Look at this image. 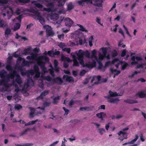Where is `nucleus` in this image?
Instances as JSON below:
<instances>
[{"instance_id":"obj_45","label":"nucleus","mask_w":146,"mask_h":146,"mask_svg":"<svg viewBox=\"0 0 146 146\" xmlns=\"http://www.w3.org/2000/svg\"><path fill=\"white\" fill-rule=\"evenodd\" d=\"M97 79L98 81L95 82L94 83L95 84H98L100 83V82L101 81V77L100 76H97Z\"/></svg>"},{"instance_id":"obj_27","label":"nucleus","mask_w":146,"mask_h":146,"mask_svg":"<svg viewBox=\"0 0 146 146\" xmlns=\"http://www.w3.org/2000/svg\"><path fill=\"white\" fill-rule=\"evenodd\" d=\"M11 32V30L10 28H7L5 30V34L6 37H8V35L10 34Z\"/></svg>"},{"instance_id":"obj_58","label":"nucleus","mask_w":146,"mask_h":146,"mask_svg":"<svg viewBox=\"0 0 146 146\" xmlns=\"http://www.w3.org/2000/svg\"><path fill=\"white\" fill-rule=\"evenodd\" d=\"M33 82V79L31 78H30L28 79L27 80V85L28 87L29 86V84L31 82Z\"/></svg>"},{"instance_id":"obj_23","label":"nucleus","mask_w":146,"mask_h":146,"mask_svg":"<svg viewBox=\"0 0 146 146\" xmlns=\"http://www.w3.org/2000/svg\"><path fill=\"white\" fill-rule=\"evenodd\" d=\"M29 108L31 111L29 113V117L30 118H32L34 116L35 109L31 107H29Z\"/></svg>"},{"instance_id":"obj_56","label":"nucleus","mask_w":146,"mask_h":146,"mask_svg":"<svg viewBox=\"0 0 146 146\" xmlns=\"http://www.w3.org/2000/svg\"><path fill=\"white\" fill-rule=\"evenodd\" d=\"M52 19L54 20H57L58 17L57 15H53L51 17Z\"/></svg>"},{"instance_id":"obj_18","label":"nucleus","mask_w":146,"mask_h":146,"mask_svg":"<svg viewBox=\"0 0 146 146\" xmlns=\"http://www.w3.org/2000/svg\"><path fill=\"white\" fill-rule=\"evenodd\" d=\"M37 17L38 19L39 20L40 23L42 25L45 23V21L43 18L40 15V13L39 15L36 16Z\"/></svg>"},{"instance_id":"obj_42","label":"nucleus","mask_w":146,"mask_h":146,"mask_svg":"<svg viewBox=\"0 0 146 146\" xmlns=\"http://www.w3.org/2000/svg\"><path fill=\"white\" fill-rule=\"evenodd\" d=\"M62 51L66 52L68 54L70 53L71 51V49L70 48H65L62 49Z\"/></svg>"},{"instance_id":"obj_3","label":"nucleus","mask_w":146,"mask_h":146,"mask_svg":"<svg viewBox=\"0 0 146 146\" xmlns=\"http://www.w3.org/2000/svg\"><path fill=\"white\" fill-rule=\"evenodd\" d=\"M38 60L39 62H38L37 64L38 65L40 66V68L42 71L44 73L47 72L46 68L45 67L46 63L42 60H43V57L42 56L39 57L38 58Z\"/></svg>"},{"instance_id":"obj_22","label":"nucleus","mask_w":146,"mask_h":146,"mask_svg":"<svg viewBox=\"0 0 146 146\" xmlns=\"http://www.w3.org/2000/svg\"><path fill=\"white\" fill-rule=\"evenodd\" d=\"M61 59L62 61H64V62L67 61L69 62L71 61L70 59L69 58L66 57L63 55L61 56Z\"/></svg>"},{"instance_id":"obj_44","label":"nucleus","mask_w":146,"mask_h":146,"mask_svg":"<svg viewBox=\"0 0 146 146\" xmlns=\"http://www.w3.org/2000/svg\"><path fill=\"white\" fill-rule=\"evenodd\" d=\"M140 72V71H135L131 75H129L128 76V77L129 78H132L133 77L134 75L135 74H137L138 73H139Z\"/></svg>"},{"instance_id":"obj_19","label":"nucleus","mask_w":146,"mask_h":146,"mask_svg":"<svg viewBox=\"0 0 146 146\" xmlns=\"http://www.w3.org/2000/svg\"><path fill=\"white\" fill-rule=\"evenodd\" d=\"M60 99V97L58 96L54 98L53 99V103L54 104H57L59 100Z\"/></svg>"},{"instance_id":"obj_5","label":"nucleus","mask_w":146,"mask_h":146,"mask_svg":"<svg viewBox=\"0 0 146 146\" xmlns=\"http://www.w3.org/2000/svg\"><path fill=\"white\" fill-rule=\"evenodd\" d=\"M117 134L119 136L118 139L120 140L121 141H122L124 139H126L127 138L128 134L126 132H123L121 131H119Z\"/></svg>"},{"instance_id":"obj_59","label":"nucleus","mask_w":146,"mask_h":146,"mask_svg":"<svg viewBox=\"0 0 146 146\" xmlns=\"http://www.w3.org/2000/svg\"><path fill=\"white\" fill-rule=\"evenodd\" d=\"M144 65H145V64H137V65L136 68V69H137L139 68H143V66Z\"/></svg>"},{"instance_id":"obj_16","label":"nucleus","mask_w":146,"mask_h":146,"mask_svg":"<svg viewBox=\"0 0 146 146\" xmlns=\"http://www.w3.org/2000/svg\"><path fill=\"white\" fill-rule=\"evenodd\" d=\"M71 55L72 57L73 58V66H79V63L76 60V56L74 54H71Z\"/></svg>"},{"instance_id":"obj_36","label":"nucleus","mask_w":146,"mask_h":146,"mask_svg":"<svg viewBox=\"0 0 146 146\" xmlns=\"http://www.w3.org/2000/svg\"><path fill=\"white\" fill-rule=\"evenodd\" d=\"M19 69L20 70L21 72V74L23 76H24L25 75L28 76V72L27 71L26 72H24L23 71L21 67H19Z\"/></svg>"},{"instance_id":"obj_37","label":"nucleus","mask_w":146,"mask_h":146,"mask_svg":"<svg viewBox=\"0 0 146 146\" xmlns=\"http://www.w3.org/2000/svg\"><path fill=\"white\" fill-rule=\"evenodd\" d=\"M30 62L26 61L24 59H23V61L22 62V65L23 66H29Z\"/></svg>"},{"instance_id":"obj_55","label":"nucleus","mask_w":146,"mask_h":146,"mask_svg":"<svg viewBox=\"0 0 146 146\" xmlns=\"http://www.w3.org/2000/svg\"><path fill=\"white\" fill-rule=\"evenodd\" d=\"M20 3H29L30 1V0H18Z\"/></svg>"},{"instance_id":"obj_13","label":"nucleus","mask_w":146,"mask_h":146,"mask_svg":"<svg viewBox=\"0 0 146 146\" xmlns=\"http://www.w3.org/2000/svg\"><path fill=\"white\" fill-rule=\"evenodd\" d=\"M63 79H66V82H73V78L71 76H68L67 75H64L63 77Z\"/></svg>"},{"instance_id":"obj_61","label":"nucleus","mask_w":146,"mask_h":146,"mask_svg":"<svg viewBox=\"0 0 146 146\" xmlns=\"http://www.w3.org/2000/svg\"><path fill=\"white\" fill-rule=\"evenodd\" d=\"M111 64H112L111 62L110 61L107 62L105 63L104 67L105 68H106L109 65H111Z\"/></svg>"},{"instance_id":"obj_2","label":"nucleus","mask_w":146,"mask_h":146,"mask_svg":"<svg viewBox=\"0 0 146 146\" xmlns=\"http://www.w3.org/2000/svg\"><path fill=\"white\" fill-rule=\"evenodd\" d=\"M12 73H11L9 74H7V72L5 70H3L0 71V76L1 78H9V81L10 78L11 79H14L15 76L16 77V76L18 74L17 72L15 70H13Z\"/></svg>"},{"instance_id":"obj_47","label":"nucleus","mask_w":146,"mask_h":146,"mask_svg":"<svg viewBox=\"0 0 146 146\" xmlns=\"http://www.w3.org/2000/svg\"><path fill=\"white\" fill-rule=\"evenodd\" d=\"M93 37L92 36H90V37L89 38V39H91V40H90L89 41V45L90 46H92V40L93 39Z\"/></svg>"},{"instance_id":"obj_17","label":"nucleus","mask_w":146,"mask_h":146,"mask_svg":"<svg viewBox=\"0 0 146 146\" xmlns=\"http://www.w3.org/2000/svg\"><path fill=\"white\" fill-rule=\"evenodd\" d=\"M15 81L18 84L20 85L22 83V81L20 76L19 74L16 76Z\"/></svg>"},{"instance_id":"obj_28","label":"nucleus","mask_w":146,"mask_h":146,"mask_svg":"<svg viewBox=\"0 0 146 146\" xmlns=\"http://www.w3.org/2000/svg\"><path fill=\"white\" fill-rule=\"evenodd\" d=\"M77 25L80 27V28L79 29V30L86 33L88 32V30L85 29L82 25L79 24H77Z\"/></svg>"},{"instance_id":"obj_7","label":"nucleus","mask_w":146,"mask_h":146,"mask_svg":"<svg viewBox=\"0 0 146 146\" xmlns=\"http://www.w3.org/2000/svg\"><path fill=\"white\" fill-rule=\"evenodd\" d=\"M25 11L33 13L36 16L39 15L40 13L37 10L32 7H30L29 9H25Z\"/></svg>"},{"instance_id":"obj_31","label":"nucleus","mask_w":146,"mask_h":146,"mask_svg":"<svg viewBox=\"0 0 146 146\" xmlns=\"http://www.w3.org/2000/svg\"><path fill=\"white\" fill-rule=\"evenodd\" d=\"M31 130L30 128H27L24 131L20 133V136H23L26 134L27 132Z\"/></svg>"},{"instance_id":"obj_12","label":"nucleus","mask_w":146,"mask_h":146,"mask_svg":"<svg viewBox=\"0 0 146 146\" xmlns=\"http://www.w3.org/2000/svg\"><path fill=\"white\" fill-rule=\"evenodd\" d=\"M137 96L140 98H143L146 97V94L142 91H140L136 93L134 96L137 97Z\"/></svg>"},{"instance_id":"obj_50","label":"nucleus","mask_w":146,"mask_h":146,"mask_svg":"<svg viewBox=\"0 0 146 146\" xmlns=\"http://www.w3.org/2000/svg\"><path fill=\"white\" fill-rule=\"evenodd\" d=\"M31 55L32 57V59L33 60L36 59L38 56L37 53L31 54Z\"/></svg>"},{"instance_id":"obj_14","label":"nucleus","mask_w":146,"mask_h":146,"mask_svg":"<svg viewBox=\"0 0 146 146\" xmlns=\"http://www.w3.org/2000/svg\"><path fill=\"white\" fill-rule=\"evenodd\" d=\"M109 92L110 95V96L111 97H116L118 96H121L123 94V93L118 94L116 92H114L111 90H109Z\"/></svg>"},{"instance_id":"obj_32","label":"nucleus","mask_w":146,"mask_h":146,"mask_svg":"<svg viewBox=\"0 0 146 146\" xmlns=\"http://www.w3.org/2000/svg\"><path fill=\"white\" fill-rule=\"evenodd\" d=\"M74 8V5L71 3L67 5V9L68 11H70Z\"/></svg>"},{"instance_id":"obj_8","label":"nucleus","mask_w":146,"mask_h":146,"mask_svg":"<svg viewBox=\"0 0 146 146\" xmlns=\"http://www.w3.org/2000/svg\"><path fill=\"white\" fill-rule=\"evenodd\" d=\"M105 98L107 99L108 102L110 103H117V101L119 100L118 98H116L113 99L110 98V96H106Z\"/></svg>"},{"instance_id":"obj_35","label":"nucleus","mask_w":146,"mask_h":146,"mask_svg":"<svg viewBox=\"0 0 146 146\" xmlns=\"http://www.w3.org/2000/svg\"><path fill=\"white\" fill-rule=\"evenodd\" d=\"M101 49L102 51V54H103L104 57H106L107 53V50L106 48L102 47L101 48Z\"/></svg>"},{"instance_id":"obj_38","label":"nucleus","mask_w":146,"mask_h":146,"mask_svg":"<svg viewBox=\"0 0 146 146\" xmlns=\"http://www.w3.org/2000/svg\"><path fill=\"white\" fill-rule=\"evenodd\" d=\"M31 49L30 48H27L24 51V54L25 55H28L30 54Z\"/></svg>"},{"instance_id":"obj_49","label":"nucleus","mask_w":146,"mask_h":146,"mask_svg":"<svg viewBox=\"0 0 146 146\" xmlns=\"http://www.w3.org/2000/svg\"><path fill=\"white\" fill-rule=\"evenodd\" d=\"M96 52L95 49L93 50L92 52L91 57L92 58H95Z\"/></svg>"},{"instance_id":"obj_20","label":"nucleus","mask_w":146,"mask_h":146,"mask_svg":"<svg viewBox=\"0 0 146 146\" xmlns=\"http://www.w3.org/2000/svg\"><path fill=\"white\" fill-rule=\"evenodd\" d=\"M84 2L90 3H92V0H80V1H78V3L80 5H82V3Z\"/></svg>"},{"instance_id":"obj_53","label":"nucleus","mask_w":146,"mask_h":146,"mask_svg":"<svg viewBox=\"0 0 146 146\" xmlns=\"http://www.w3.org/2000/svg\"><path fill=\"white\" fill-rule=\"evenodd\" d=\"M50 104V103L49 102H44L43 104V106L44 107H47L49 106Z\"/></svg>"},{"instance_id":"obj_57","label":"nucleus","mask_w":146,"mask_h":146,"mask_svg":"<svg viewBox=\"0 0 146 146\" xmlns=\"http://www.w3.org/2000/svg\"><path fill=\"white\" fill-rule=\"evenodd\" d=\"M5 26L4 24V21L3 20L0 19V27H3Z\"/></svg>"},{"instance_id":"obj_21","label":"nucleus","mask_w":146,"mask_h":146,"mask_svg":"<svg viewBox=\"0 0 146 146\" xmlns=\"http://www.w3.org/2000/svg\"><path fill=\"white\" fill-rule=\"evenodd\" d=\"M124 102L130 104H135L138 103V102L136 100H133L129 99L125 100Z\"/></svg>"},{"instance_id":"obj_15","label":"nucleus","mask_w":146,"mask_h":146,"mask_svg":"<svg viewBox=\"0 0 146 146\" xmlns=\"http://www.w3.org/2000/svg\"><path fill=\"white\" fill-rule=\"evenodd\" d=\"M120 64L121 65V69L122 70H125L129 66L128 64L125 61H120Z\"/></svg>"},{"instance_id":"obj_62","label":"nucleus","mask_w":146,"mask_h":146,"mask_svg":"<svg viewBox=\"0 0 146 146\" xmlns=\"http://www.w3.org/2000/svg\"><path fill=\"white\" fill-rule=\"evenodd\" d=\"M105 132V130L104 128L99 129V132L101 135H102Z\"/></svg>"},{"instance_id":"obj_43","label":"nucleus","mask_w":146,"mask_h":146,"mask_svg":"<svg viewBox=\"0 0 146 146\" xmlns=\"http://www.w3.org/2000/svg\"><path fill=\"white\" fill-rule=\"evenodd\" d=\"M20 24L18 23L16 24L15 26L14 27V30L15 31L19 29L20 27Z\"/></svg>"},{"instance_id":"obj_48","label":"nucleus","mask_w":146,"mask_h":146,"mask_svg":"<svg viewBox=\"0 0 146 146\" xmlns=\"http://www.w3.org/2000/svg\"><path fill=\"white\" fill-rule=\"evenodd\" d=\"M117 55V53L116 50H113L111 53V56L113 57H115Z\"/></svg>"},{"instance_id":"obj_46","label":"nucleus","mask_w":146,"mask_h":146,"mask_svg":"<svg viewBox=\"0 0 146 146\" xmlns=\"http://www.w3.org/2000/svg\"><path fill=\"white\" fill-rule=\"evenodd\" d=\"M28 72V76H29L30 75H33L35 73V72L33 70H27Z\"/></svg>"},{"instance_id":"obj_33","label":"nucleus","mask_w":146,"mask_h":146,"mask_svg":"<svg viewBox=\"0 0 146 146\" xmlns=\"http://www.w3.org/2000/svg\"><path fill=\"white\" fill-rule=\"evenodd\" d=\"M6 68L7 70L9 71H12L14 70L10 64H8L6 66Z\"/></svg>"},{"instance_id":"obj_9","label":"nucleus","mask_w":146,"mask_h":146,"mask_svg":"<svg viewBox=\"0 0 146 146\" xmlns=\"http://www.w3.org/2000/svg\"><path fill=\"white\" fill-rule=\"evenodd\" d=\"M52 82L54 83L61 84L63 83V81L62 79L59 77L54 78L52 79Z\"/></svg>"},{"instance_id":"obj_6","label":"nucleus","mask_w":146,"mask_h":146,"mask_svg":"<svg viewBox=\"0 0 146 146\" xmlns=\"http://www.w3.org/2000/svg\"><path fill=\"white\" fill-rule=\"evenodd\" d=\"M135 59L137 61H141L142 60V58L140 57L133 56L131 58V60H132V62H131V65H133L138 64V62L135 61Z\"/></svg>"},{"instance_id":"obj_10","label":"nucleus","mask_w":146,"mask_h":146,"mask_svg":"<svg viewBox=\"0 0 146 146\" xmlns=\"http://www.w3.org/2000/svg\"><path fill=\"white\" fill-rule=\"evenodd\" d=\"M73 23V21L70 18H67L65 20V24L66 26L70 27Z\"/></svg>"},{"instance_id":"obj_52","label":"nucleus","mask_w":146,"mask_h":146,"mask_svg":"<svg viewBox=\"0 0 146 146\" xmlns=\"http://www.w3.org/2000/svg\"><path fill=\"white\" fill-rule=\"evenodd\" d=\"M35 72L39 71V68L37 65H35L34 66V69L33 70Z\"/></svg>"},{"instance_id":"obj_24","label":"nucleus","mask_w":146,"mask_h":146,"mask_svg":"<svg viewBox=\"0 0 146 146\" xmlns=\"http://www.w3.org/2000/svg\"><path fill=\"white\" fill-rule=\"evenodd\" d=\"M32 3L34 4L38 8H42L43 7V5L42 4L40 3H37L36 1H33L32 2Z\"/></svg>"},{"instance_id":"obj_40","label":"nucleus","mask_w":146,"mask_h":146,"mask_svg":"<svg viewBox=\"0 0 146 146\" xmlns=\"http://www.w3.org/2000/svg\"><path fill=\"white\" fill-rule=\"evenodd\" d=\"M22 106L19 104H16L15 106V110H19L22 108Z\"/></svg>"},{"instance_id":"obj_4","label":"nucleus","mask_w":146,"mask_h":146,"mask_svg":"<svg viewBox=\"0 0 146 146\" xmlns=\"http://www.w3.org/2000/svg\"><path fill=\"white\" fill-rule=\"evenodd\" d=\"M1 79L2 80L0 81V85L3 86L4 88L5 89V90L6 92H7L8 89L9 87V85L7 84V83L9 81V78H3Z\"/></svg>"},{"instance_id":"obj_34","label":"nucleus","mask_w":146,"mask_h":146,"mask_svg":"<svg viewBox=\"0 0 146 146\" xmlns=\"http://www.w3.org/2000/svg\"><path fill=\"white\" fill-rule=\"evenodd\" d=\"M38 121V119H36L35 121H29L28 123H26L25 124V126H28L31 125H33L36 122Z\"/></svg>"},{"instance_id":"obj_39","label":"nucleus","mask_w":146,"mask_h":146,"mask_svg":"<svg viewBox=\"0 0 146 146\" xmlns=\"http://www.w3.org/2000/svg\"><path fill=\"white\" fill-rule=\"evenodd\" d=\"M33 145L32 143H26L23 145L17 144H16L15 145L16 146H32Z\"/></svg>"},{"instance_id":"obj_11","label":"nucleus","mask_w":146,"mask_h":146,"mask_svg":"<svg viewBox=\"0 0 146 146\" xmlns=\"http://www.w3.org/2000/svg\"><path fill=\"white\" fill-rule=\"evenodd\" d=\"M49 93V91L48 90H45L42 92L40 95L37 97L36 99L38 100L39 99H40L42 100H43V96H44L47 95Z\"/></svg>"},{"instance_id":"obj_63","label":"nucleus","mask_w":146,"mask_h":146,"mask_svg":"<svg viewBox=\"0 0 146 146\" xmlns=\"http://www.w3.org/2000/svg\"><path fill=\"white\" fill-rule=\"evenodd\" d=\"M98 62L99 64L98 68L99 69L101 70L103 67L102 64L101 62L100 61H98Z\"/></svg>"},{"instance_id":"obj_54","label":"nucleus","mask_w":146,"mask_h":146,"mask_svg":"<svg viewBox=\"0 0 146 146\" xmlns=\"http://www.w3.org/2000/svg\"><path fill=\"white\" fill-rule=\"evenodd\" d=\"M35 78H38L40 77V73L39 71L38 72H35Z\"/></svg>"},{"instance_id":"obj_51","label":"nucleus","mask_w":146,"mask_h":146,"mask_svg":"<svg viewBox=\"0 0 146 146\" xmlns=\"http://www.w3.org/2000/svg\"><path fill=\"white\" fill-rule=\"evenodd\" d=\"M58 45L60 48H62V49H64V48L66 46L65 43L62 42L60 43Z\"/></svg>"},{"instance_id":"obj_1","label":"nucleus","mask_w":146,"mask_h":146,"mask_svg":"<svg viewBox=\"0 0 146 146\" xmlns=\"http://www.w3.org/2000/svg\"><path fill=\"white\" fill-rule=\"evenodd\" d=\"M84 53L82 50L80 49L79 50L78 53L77 54L78 57L77 58L79 61L80 64L83 67H87L90 69H92L95 67L96 65V62L94 60H93L90 63H85L83 60Z\"/></svg>"},{"instance_id":"obj_41","label":"nucleus","mask_w":146,"mask_h":146,"mask_svg":"<svg viewBox=\"0 0 146 146\" xmlns=\"http://www.w3.org/2000/svg\"><path fill=\"white\" fill-rule=\"evenodd\" d=\"M135 139L131 140L130 141L128 142V143L130 144H133L134 142L136 141L138 138V136L137 135H135Z\"/></svg>"},{"instance_id":"obj_30","label":"nucleus","mask_w":146,"mask_h":146,"mask_svg":"<svg viewBox=\"0 0 146 146\" xmlns=\"http://www.w3.org/2000/svg\"><path fill=\"white\" fill-rule=\"evenodd\" d=\"M46 33L47 36H52L54 34V32L50 30H46Z\"/></svg>"},{"instance_id":"obj_60","label":"nucleus","mask_w":146,"mask_h":146,"mask_svg":"<svg viewBox=\"0 0 146 146\" xmlns=\"http://www.w3.org/2000/svg\"><path fill=\"white\" fill-rule=\"evenodd\" d=\"M87 72L85 70H82L80 72V75L81 76H83Z\"/></svg>"},{"instance_id":"obj_25","label":"nucleus","mask_w":146,"mask_h":146,"mask_svg":"<svg viewBox=\"0 0 146 146\" xmlns=\"http://www.w3.org/2000/svg\"><path fill=\"white\" fill-rule=\"evenodd\" d=\"M96 115L98 117L101 118L102 120L103 119V116H106V115L104 113L101 112L99 113H97Z\"/></svg>"},{"instance_id":"obj_29","label":"nucleus","mask_w":146,"mask_h":146,"mask_svg":"<svg viewBox=\"0 0 146 146\" xmlns=\"http://www.w3.org/2000/svg\"><path fill=\"white\" fill-rule=\"evenodd\" d=\"M46 6L49 8H50L51 10L52 11L54 7V5L53 3H47L46 4Z\"/></svg>"},{"instance_id":"obj_26","label":"nucleus","mask_w":146,"mask_h":146,"mask_svg":"<svg viewBox=\"0 0 146 146\" xmlns=\"http://www.w3.org/2000/svg\"><path fill=\"white\" fill-rule=\"evenodd\" d=\"M59 7L63 6L65 3L66 0H57Z\"/></svg>"},{"instance_id":"obj_64","label":"nucleus","mask_w":146,"mask_h":146,"mask_svg":"<svg viewBox=\"0 0 146 146\" xmlns=\"http://www.w3.org/2000/svg\"><path fill=\"white\" fill-rule=\"evenodd\" d=\"M45 79L47 81L50 82L52 80V78L49 76H47L45 77Z\"/></svg>"}]
</instances>
